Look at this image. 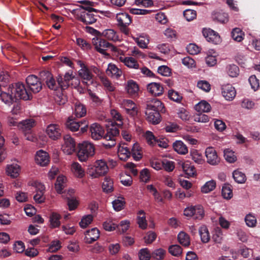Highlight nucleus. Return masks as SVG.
I'll use <instances>...</instances> for the list:
<instances>
[{
  "label": "nucleus",
  "mask_w": 260,
  "mask_h": 260,
  "mask_svg": "<svg viewBox=\"0 0 260 260\" xmlns=\"http://www.w3.org/2000/svg\"><path fill=\"white\" fill-rule=\"evenodd\" d=\"M90 137L94 140H99L103 138L104 139L110 141L104 144L107 148H111L116 144L115 138L119 135V130L114 125L111 127H109L107 129V133L104 135L105 131L103 127L99 123H93L91 124L89 127Z\"/></svg>",
  "instance_id": "1"
},
{
  "label": "nucleus",
  "mask_w": 260,
  "mask_h": 260,
  "mask_svg": "<svg viewBox=\"0 0 260 260\" xmlns=\"http://www.w3.org/2000/svg\"><path fill=\"white\" fill-rule=\"evenodd\" d=\"M159 112H165L164 106L160 101L153 99L147 102L145 111L146 119L153 124H156L160 121Z\"/></svg>",
  "instance_id": "2"
},
{
  "label": "nucleus",
  "mask_w": 260,
  "mask_h": 260,
  "mask_svg": "<svg viewBox=\"0 0 260 260\" xmlns=\"http://www.w3.org/2000/svg\"><path fill=\"white\" fill-rule=\"evenodd\" d=\"M73 14L79 20L86 25L92 24L97 20V16L90 13L83 6H80L79 8L73 10Z\"/></svg>",
  "instance_id": "3"
},
{
  "label": "nucleus",
  "mask_w": 260,
  "mask_h": 260,
  "mask_svg": "<svg viewBox=\"0 0 260 260\" xmlns=\"http://www.w3.org/2000/svg\"><path fill=\"white\" fill-rule=\"evenodd\" d=\"M108 170V167L105 161L98 160L93 166L88 167L87 173L92 178H96L106 174Z\"/></svg>",
  "instance_id": "4"
},
{
  "label": "nucleus",
  "mask_w": 260,
  "mask_h": 260,
  "mask_svg": "<svg viewBox=\"0 0 260 260\" xmlns=\"http://www.w3.org/2000/svg\"><path fill=\"white\" fill-rule=\"evenodd\" d=\"M94 147L92 144L88 142H84L79 146L78 157L81 161H85L89 157L94 154Z\"/></svg>",
  "instance_id": "5"
},
{
  "label": "nucleus",
  "mask_w": 260,
  "mask_h": 260,
  "mask_svg": "<svg viewBox=\"0 0 260 260\" xmlns=\"http://www.w3.org/2000/svg\"><path fill=\"white\" fill-rule=\"evenodd\" d=\"M11 92L14 94L15 100L18 99L28 100L31 96L26 90L24 85L19 82L16 83L14 87H11Z\"/></svg>",
  "instance_id": "6"
},
{
  "label": "nucleus",
  "mask_w": 260,
  "mask_h": 260,
  "mask_svg": "<svg viewBox=\"0 0 260 260\" xmlns=\"http://www.w3.org/2000/svg\"><path fill=\"white\" fill-rule=\"evenodd\" d=\"M116 19L120 30L125 34H128L129 32L128 26L132 22L130 16L126 13H119L117 14Z\"/></svg>",
  "instance_id": "7"
},
{
  "label": "nucleus",
  "mask_w": 260,
  "mask_h": 260,
  "mask_svg": "<svg viewBox=\"0 0 260 260\" xmlns=\"http://www.w3.org/2000/svg\"><path fill=\"white\" fill-rule=\"evenodd\" d=\"M92 42L97 51L104 54H105L106 50L107 48L110 49L112 51H115L116 50L115 47L103 39L93 38Z\"/></svg>",
  "instance_id": "8"
},
{
  "label": "nucleus",
  "mask_w": 260,
  "mask_h": 260,
  "mask_svg": "<svg viewBox=\"0 0 260 260\" xmlns=\"http://www.w3.org/2000/svg\"><path fill=\"white\" fill-rule=\"evenodd\" d=\"M46 132L51 139L56 140L61 137L62 131L59 124L51 123L47 126Z\"/></svg>",
  "instance_id": "9"
},
{
  "label": "nucleus",
  "mask_w": 260,
  "mask_h": 260,
  "mask_svg": "<svg viewBox=\"0 0 260 260\" xmlns=\"http://www.w3.org/2000/svg\"><path fill=\"white\" fill-rule=\"evenodd\" d=\"M64 142L61 149L64 153L70 155L75 151L76 145L74 139L69 135L63 137Z\"/></svg>",
  "instance_id": "10"
},
{
  "label": "nucleus",
  "mask_w": 260,
  "mask_h": 260,
  "mask_svg": "<svg viewBox=\"0 0 260 260\" xmlns=\"http://www.w3.org/2000/svg\"><path fill=\"white\" fill-rule=\"evenodd\" d=\"M26 82L30 90L34 93H38L42 89L41 82L34 75L28 76L26 79Z\"/></svg>",
  "instance_id": "11"
},
{
  "label": "nucleus",
  "mask_w": 260,
  "mask_h": 260,
  "mask_svg": "<svg viewBox=\"0 0 260 260\" xmlns=\"http://www.w3.org/2000/svg\"><path fill=\"white\" fill-rule=\"evenodd\" d=\"M81 69L78 71L79 77L82 79L83 82L86 84L87 82H92L93 75L85 64L81 61H79Z\"/></svg>",
  "instance_id": "12"
},
{
  "label": "nucleus",
  "mask_w": 260,
  "mask_h": 260,
  "mask_svg": "<svg viewBox=\"0 0 260 260\" xmlns=\"http://www.w3.org/2000/svg\"><path fill=\"white\" fill-rule=\"evenodd\" d=\"M205 155L207 162L211 165H216L220 161L217 152L213 147L207 148L205 151Z\"/></svg>",
  "instance_id": "13"
},
{
  "label": "nucleus",
  "mask_w": 260,
  "mask_h": 260,
  "mask_svg": "<svg viewBox=\"0 0 260 260\" xmlns=\"http://www.w3.org/2000/svg\"><path fill=\"white\" fill-rule=\"evenodd\" d=\"M221 93L225 99L230 101H232L236 95L235 88L231 84H229L222 85Z\"/></svg>",
  "instance_id": "14"
},
{
  "label": "nucleus",
  "mask_w": 260,
  "mask_h": 260,
  "mask_svg": "<svg viewBox=\"0 0 260 260\" xmlns=\"http://www.w3.org/2000/svg\"><path fill=\"white\" fill-rule=\"evenodd\" d=\"M74 78L72 71L67 72L63 77L59 76L57 77V81L58 85L62 89L67 88L70 85V81Z\"/></svg>",
  "instance_id": "15"
},
{
  "label": "nucleus",
  "mask_w": 260,
  "mask_h": 260,
  "mask_svg": "<svg viewBox=\"0 0 260 260\" xmlns=\"http://www.w3.org/2000/svg\"><path fill=\"white\" fill-rule=\"evenodd\" d=\"M83 127H81V131L84 132L86 131V127L87 126V124L86 123L85 121L84 122L82 121H77L69 119L67 121L66 126L71 131L76 132L78 131L79 127L81 126V124H83Z\"/></svg>",
  "instance_id": "16"
},
{
  "label": "nucleus",
  "mask_w": 260,
  "mask_h": 260,
  "mask_svg": "<svg viewBox=\"0 0 260 260\" xmlns=\"http://www.w3.org/2000/svg\"><path fill=\"white\" fill-rule=\"evenodd\" d=\"M203 34L207 41L214 44H217L220 41L219 36L214 31L210 29H204Z\"/></svg>",
  "instance_id": "17"
},
{
  "label": "nucleus",
  "mask_w": 260,
  "mask_h": 260,
  "mask_svg": "<svg viewBox=\"0 0 260 260\" xmlns=\"http://www.w3.org/2000/svg\"><path fill=\"white\" fill-rule=\"evenodd\" d=\"M36 162L41 166H46L49 161V158L48 153L42 150L38 151L35 156Z\"/></svg>",
  "instance_id": "18"
},
{
  "label": "nucleus",
  "mask_w": 260,
  "mask_h": 260,
  "mask_svg": "<svg viewBox=\"0 0 260 260\" xmlns=\"http://www.w3.org/2000/svg\"><path fill=\"white\" fill-rule=\"evenodd\" d=\"M148 91L154 96L161 95L164 91L162 86L158 83L152 82L147 85Z\"/></svg>",
  "instance_id": "19"
},
{
  "label": "nucleus",
  "mask_w": 260,
  "mask_h": 260,
  "mask_svg": "<svg viewBox=\"0 0 260 260\" xmlns=\"http://www.w3.org/2000/svg\"><path fill=\"white\" fill-rule=\"evenodd\" d=\"M100 237V231L97 228H92L87 231L85 233V241L87 243H91L96 241Z\"/></svg>",
  "instance_id": "20"
},
{
  "label": "nucleus",
  "mask_w": 260,
  "mask_h": 260,
  "mask_svg": "<svg viewBox=\"0 0 260 260\" xmlns=\"http://www.w3.org/2000/svg\"><path fill=\"white\" fill-rule=\"evenodd\" d=\"M7 175L12 178H17L20 172V167L17 164L8 165L6 168Z\"/></svg>",
  "instance_id": "21"
},
{
  "label": "nucleus",
  "mask_w": 260,
  "mask_h": 260,
  "mask_svg": "<svg viewBox=\"0 0 260 260\" xmlns=\"http://www.w3.org/2000/svg\"><path fill=\"white\" fill-rule=\"evenodd\" d=\"M71 170L73 175L79 178L85 176V171L81 165L77 162H74L71 166Z\"/></svg>",
  "instance_id": "22"
},
{
  "label": "nucleus",
  "mask_w": 260,
  "mask_h": 260,
  "mask_svg": "<svg viewBox=\"0 0 260 260\" xmlns=\"http://www.w3.org/2000/svg\"><path fill=\"white\" fill-rule=\"evenodd\" d=\"M125 89L128 94L134 96L137 95L139 90L137 83L132 80L127 81Z\"/></svg>",
  "instance_id": "23"
},
{
  "label": "nucleus",
  "mask_w": 260,
  "mask_h": 260,
  "mask_svg": "<svg viewBox=\"0 0 260 260\" xmlns=\"http://www.w3.org/2000/svg\"><path fill=\"white\" fill-rule=\"evenodd\" d=\"M118 155L121 160H125L131 155L129 149L127 147L126 144H122L119 145L118 148Z\"/></svg>",
  "instance_id": "24"
},
{
  "label": "nucleus",
  "mask_w": 260,
  "mask_h": 260,
  "mask_svg": "<svg viewBox=\"0 0 260 260\" xmlns=\"http://www.w3.org/2000/svg\"><path fill=\"white\" fill-rule=\"evenodd\" d=\"M35 125V121L32 119H28L19 122L18 127L25 133L29 134L30 129Z\"/></svg>",
  "instance_id": "25"
},
{
  "label": "nucleus",
  "mask_w": 260,
  "mask_h": 260,
  "mask_svg": "<svg viewBox=\"0 0 260 260\" xmlns=\"http://www.w3.org/2000/svg\"><path fill=\"white\" fill-rule=\"evenodd\" d=\"M120 60L129 68L138 69L139 64L137 60L132 57H120Z\"/></svg>",
  "instance_id": "26"
},
{
  "label": "nucleus",
  "mask_w": 260,
  "mask_h": 260,
  "mask_svg": "<svg viewBox=\"0 0 260 260\" xmlns=\"http://www.w3.org/2000/svg\"><path fill=\"white\" fill-rule=\"evenodd\" d=\"M106 74L111 77L118 78L122 74V72L115 64L109 63L106 70Z\"/></svg>",
  "instance_id": "27"
},
{
  "label": "nucleus",
  "mask_w": 260,
  "mask_h": 260,
  "mask_svg": "<svg viewBox=\"0 0 260 260\" xmlns=\"http://www.w3.org/2000/svg\"><path fill=\"white\" fill-rule=\"evenodd\" d=\"M11 87L8 89V92L2 91L0 98L2 102L8 105H11L15 100L14 94L11 92Z\"/></svg>",
  "instance_id": "28"
},
{
  "label": "nucleus",
  "mask_w": 260,
  "mask_h": 260,
  "mask_svg": "<svg viewBox=\"0 0 260 260\" xmlns=\"http://www.w3.org/2000/svg\"><path fill=\"white\" fill-rule=\"evenodd\" d=\"M181 166L183 172L187 177H192L195 174L196 169L189 161L183 162Z\"/></svg>",
  "instance_id": "29"
},
{
  "label": "nucleus",
  "mask_w": 260,
  "mask_h": 260,
  "mask_svg": "<svg viewBox=\"0 0 260 260\" xmlns=\"http://www.w3.org/2000/svg\"><path fill=\"white\" fill-rule=\"evenodd\" d=\"M74 114L77 117H82L86 114L85 107L80 102L77 101L74 104Z\"/></svg>",
  "instance_id": "30"
},
{
  "label": "nucleus",
  "mask_w": 260,
  "mask_h": 260,
  "mask_svg": "<svg viewBox=\"0 0 260 260\" xmlns=\"http://www.w3.org/2000/svg\"><path fill=\"white\" fill-rule=\"evenodd\" d=\"M123 104L127 113L135 116L137 114V110L135 106V104L131 100H127L123 102Z\"/></svg>",
  "instance_id": "31"
},
{
  "label": "nucleus",
  "mask_w": 260,
  "mask_h": 260,
  "mask_svg": "<svg viewBox=\"0 0 260 260\" xmlns=\"http://www.w3.org/2000/svg\"><path fill=\"white\" fill-rule=\"evenodd\" d=\"M174 150L180 154H185L188 152V148L181 141H176L173 143Z\"/></svg>",
  "instance_id": "32"
},
{
  "label": "nucleus",
  "mask_w": 260,
  "mask_h": 260,
  "mask_svg": "<svg viewBox=\"0 0 260 260\" xmlns=\"http://www.w3.org/2000/svg\"><path fill=\"white\" fill-rule=\"evenodd\" d=\"M67 178L63 175L59 176L55 184V188L58 193H62V190L66 186Z\"/></svg>",
  "instance_id": "33"
},
{
  "label": "nucleus",
  "mask_w": 260,
  "mask_h": 260,
  "mask_svg": "<svg viewBox=\"0 0 260 260\" xmlns=\"http://www.w3.org/2000/svg\"><path fill=\"white\" fill-rule=\"evenodd\" d=\"M199 232L202 242L204 243H208L210 239V236L207 227L205 225H202L200 228Z\"/></svg>",
  "instance_id": "34"
},
{
  "label": "nucleus",
  "mask_w": 260,
  "mask_h": 260,
  "mask_svg": "<svg viewBox=\"0 0 260 260\" xmlns=\"http://www.w3.org/2000/svg\"><path fill=\"white\" fill-rule=\"evenodd\" d=\"M74 192V189H70L68 191L69 196L67 197L68 199V205L70 210H74L78 205V201L76 198L72 196Z\"/></svg>",
  "instance_id": "35"
},
{
  "label": "nucleus",
  "mask_w": 260,
  "mask_h": 260,
  "mask_svg": "<svg viewBox=\"0 0 260 260\" xmlns=\"http://www.w3.org/2000/svg\"><path fill=\"white\" fill-rule=\"evenodd\" d=\"M41 76H46L44 80L46 81V83L48 87L51 89H55V81L53 78L52 74L48 71H43L41 73Z\"/></svg>",
  "instance_id": "36"
},
{
  "label": "nucleus",
  "mask_w": 260,
  "mask_h": 260,
  "mask_svg": "<svg viewBox=\"0 0 260 260\" xmlns=\"http://www.w3.org/2000/svg\"><path fill=\"white\" fill-rule=\"evenodd\" d=\"M137 223L139 228L142 229H146L147 227V223L146 220L145 214L143 210H140L138 213Z\"/></svg>",
  "instance_id": "37"
},
{
  "label": "nucleus",
  "mask_w": 260,
  "mask_h": 260,
  "mask_svg": "<svg viewBox=\"0 0 260 260\" xmlns=\"http://www.w3.org/2000/svg\"><path fill=\"white\" fill-rule=\"evenodd\" d=\"M210 105L205 101L199 102L195 106V109L199 112H208L211 110Z\"/></svg>",
  "instance_id": "38"
},
{
  "label": "nucleus",
  "mask_w": 260,
  "mask_h": 260,
  "mask_svg": "<svg viewBox=\"0 0 260 260\" xmlns=\"http://www.w3.org/2000/svg\"><path fill=\"white\" fill-rule=\"evenodd\" d=\"M103 35L108 40L116 42L119 40L116 32L112 29H107L103 32Z\"/></svg>",
  "instance_id": "39"
},
{
  "label": "nucleus",
  "mask_w": 260,
  "mask_h": 260,
  "mask_svg": "<svg viewBox=\"0 0 260 260\" xmlns=\"http://www.w3.org/2000/svg\"><path fill=\"white\" fill-rule=\"evenodd\" d=\"M60 215L57 213L53 212L50 216L49 221L51 226L52 228H56L60 225Z\"/></svg>",
  "instance_id": "40"
},
{
  "label": "nucleus",
  "mask_w": 260,
  "mask_h": 260,
  "mask_svg": "<svg viewBox=\"0 0 260 260\" xmlns=\"http://www.w3.org/2000/svg\"><path fill=\"white\" fill-rule=\"evenodd\" d=\"M178 240L180 244L186 247L190 244V238L188 234L184 232H180L178 235Z\"/></svg>",
  "instance_id": "41"
},
{
  "label": "nucleus",
  "mask_w": 260,
  "mask_h": 260,
  "mask_svg": "<svg viewBox=\"0 0 260 260\" xmlns=\"http://www.w3.org/2000/svg\"><path fill=\"white\" fill-rule=\"evenodd\" d=\"M134 40L141 48H147L149 43V37L147 36H141L139 38H134Z\"/></svg>",
  "instance_id": "42"
},
{
  "label": "nucleus",
  "mask_w": 260,
  "mask_h": 260,
  "mask_svg": "<svg viewBox=\"0 0 260 260\" xmlns=\"http://www.w3.org/2000/svg\"><path fill=\"white\" fill-rule=\"evenodd\" d=\"M233 177L234 180L238 183H243L246 180L245 174L238 170L233 172Z\"/></svg>",
  "instance_id": "43"
},
{
  "label": "nucleus",
  "mask_w": 260,
  "mask_h": 260,
  "mask_svg": "<svg viewBox=\"0 0 260 260\" xmlns=\"http://www.w3.org/2000/svg\"><path fill=\"white\" fill-rule=\"evenodd\" d=\"M113 181L110 178L106 177L102 185L103 191L106 193L112 192L113 190Z\"/></svg>",
  "instance_id": "44"
},
{
  "label": "nucleus",
  "mask_w": 260,
  "mask_h": 260,
  "mask_svg": "<svg viewBox=\"0 0 260 260\" xmlns=\"http://www.w3.org/2000/svg\"><path fill=\"white\" fill-rule=\"evenodd\" d=\"M190 155L191 156V158L195 162L198 164H202L203 163L204 160L203 159V155L199 151L195 149L191 150L190 151Z\"/></svg>",
  "instance_id": "45"
},
{
  "label": "nucleus",
  "mask_w": 260,
  "mask_h": 260,
  "mask_svg": "<svg viewBox=\"0 0 260 260\" xmlns=\"http://www.w3.org/2000/svg\"><path fill=\"white\" fill-rule=\"evenodd\" d=\"M204 216V211L203 207L201 205L194 206L193 217L194 219H202Z\"/></svg>",
  "instance_id": "46"
},
{
  "label": "nucleus",
  "mask_w": 260,
  "mask_h": 260,
  "mask_svg": "<svg viewBox=\"0 0 260 260\" xmlns=\"http://www.w3.org/2000/svg\"><path fill=\"white\" fill-rule=\"evenodd\" d=\"M131 154H132L134 159L136 160H139L142 157L141 150L138 144L135 143L133 144Z\"/></svg>",
  "instance_id": "47"
},
{
  "label": "nucleus",
  "mask_w": 260,
  "mask_h": 260,
  "mask_svg": "<svg viewBox=\"0 0 260 260\" xmlns=\"http://www.w3.org/2000/svg\"><path fill=\"white\" fill-rule=\"evenodd\" d=\"M214 18L220 23H224L228 21V14L223 12H218L214 14Z\"/></svg>",
  "instance_id": "48"
},
{
  "label": "nucleus",
  "mask_w": 260,
  "mask_h": 260,
  "mask_svg": "<svg viewBox=\"0 0 260 260\" xmlns=\"http://www.w3.org/2000/svg\"><path fill=\"white\" fill-rule=\"evenodd\" d=\"M228 74L231 77H236L239 75V70L235 64H230L226 67Z\"/></svg>",
  "instance_id": "49"
},
{
  "label": "nucleus",
  "mask_w": 260,
  "mask_h": 260,
  "mask_svg": "<svg viewBox=\"0 0 260 260\" xmlns=\"http://www.w3.org/2000/svg\"><path fill=\"white\" fill-rule=\"evenodd\" d=\"M233 39L237 42H241L243 39V33L239 28H235L232 31Z\"/></svg>",
  "instance_id": "50"
},
{
  "label": "nucleus",
  "mask_w": 260,
  "mask_h": 260,
  "mask_svg": "<svg viewBox=\"0 0 260 260\" xmlns=\"http://www.w3.org/2000/svg\"><path fill=\"white\" fill-rule=\"evenodd\" d=\"M216 186V182L214 180L207 182L202 187L201 190L203 193H208L212 191Z\"/></svg>",
  "instance_id": "51"
},
{
  "label": "nucleus",
  "mask_w": 260,
  "mask_h": 260,
  "mask_svg": "<svg viewBox=\"0 0 260 260\" xmlns=\"http://www.w3.org/2000/svg\"><path fill=\"white\" fill-rule=\"evenodd\" d=\"M212 240L217 244H221L223 241V233L221 229H216L212 235Z\"/></svg>",
  "instance_id": "52"
},
{
  "label": "nucleus",
  "mask_w": 260,
  "mask_h": 260,
  "mask_svg": "<svg viewBox=\"0 0 260 260\" xmlns=\"http://www.w3.org/2000/svg\"><path fill=\"white\" fill-rule=\"evenodd\" d=\"M224 156L225 160L230 163L235 162L237 159L234 152L229 149L224 150Z\"/></svg>",
  "instance_id": "53"
},
{
  "label": "nucleus",
  "mask_w": 260,
  "mask_h": 260,
  "mask_svg": "<svg viewBox=\"0 0 260 260\" xmlns=\"http://www.w3.org/2000/svg\"><path fill=\"white\" fill-rule=\"evenodd\" d=\"M222 195L224 199H230L233 197V191L229 184H225L222 188Z\"/></svg>",
  "instance_id": "54"
},
{
  "label": "nucleus",
  "mask_w": 260,
  "mask_h": 260,
  "mask_svg": "<svg viewBox=\"0 0 260 260\" xmlns=\"http://www.w3.org/2000/svg\"><path fill=\"white\" fill-rule=\"evenodd\" d=\"M112 204L114 210L119 211L123 208L125 202L123 198H118L113 201Z\"/></svg>",
  "instance_id": "55"
},
{
  "label": "nucleus",
  "mask_w": 260,
  "mask_h": 260,
  "mask_svg": "<svg viewBox=\"0 0 260 260\" xmlns=\"http://www.w3.org/2000/svg\"><path fill=\"white\" fill-rule=\"evenodd\" d=\"M111 116L114 119L115 121H117L116 124L118 126H121L122 125V118L121 114L115 109H112L110 112Z\"/></svg>",
  "instance_id": "56"
},
{
  "label": "nucleus",
  "mask_w": 260,
  "mask_h": 260,
  "mask_svg": "<svg viewBox=\"0 0 260 260\" xmlns=\"http://www.w3.org/2000/svg\"><path fill=\"white\" fill-rule=\"evenodd\" d=\"M5 139L0 136V162L3 161L7 157V152L4 147Z\"/></svg>",
  "instance_id": "57"
},
{
  "label": "nucleus",
  "mask_w": 260,
  "mask_h": 260,
  "mask_svg": "<svg viewBox=\"0 0 260 260\" xmlns=\"http://www.w3.org/2000/svg\"><path fill=\"white\" fill-rule=\"evenodd\" d=\"M246 225L249 227H254L256 224V217L252 214H249L245 217Z\"/></svg>",
  "instance_id": "58"
},
{
  "label": "nucleus",
  "mask_w": 260,
  "mask_h": 260,
  "mask_svg": "<svg viewBox=\"0 0 260 260\" xmlns=\"http://www.w3.org/2000/svg\"><path fill=\"white\" fill-rule=\"evenodd\" d=\"M93 220V216L91 215H86L81 219V221L79 223L80 226L82 228H86L89 224H90Z\"/></svg>",
  "instance_id": "59"
},
{
  "label": "nucleus",
  "mask_w": 260,
  "mask_h": 260,
  "mask_svg": "<svg viewBox=\"0 0 260 260\" xmlns=\"http://www.w3.org/2000/svg\"><path fill=\"white\" fill-rule=\"evenodd\" d=\"M165 254V251L161 249H157L153 251L151 253V257L156 260H161L164 258Z\"/></svg>",
  "instance_id": "60"
},
{
  "label": "nucleus",
  "mask_w": 260,
  "mask_h": 260,
  "mask_svg": "<svg viewBox=\"0 0 260 260\" xmlns=\"http://www.w3.org/2000/svg\"><path fill=\"white\" fill-rule=\"evenodd\" d=\"M169 251L172 255L177 256L181 254L182 249L180 246L174 245L170 246Z\"/></svg>",
  "instance_id": "61"
},
{
  "label": "nucleus",
  "mask_w": 260,
  "mask_h": 260,
  "mask_svg": "<svg viewBox=\"0 0 260 260\" xmlns=\"http://www.w3.org/2000/svg\"><path fill=\"white\" fill-rule=\"evenodd\" d=\"M145 137L147 143L152 146H154L156 143V138L155 137L153 133L150 131H147L145 134Z\"/></svg>",
  "instance_id": "62"
},
{
  "label": "nucleus",
  "mask_w": 260,
  "mask_h": 260,
  "mask_svg": "<svg viewBox=\"0 0 260 260\" xmlns=\"http://www.w3.org/2000/svg\"><path fill=\"white\" fill-rule=\"evenodd\" d=\"M140 260H149L151 257V254L147 248L142 249L139 253Z\"/></svg>",
  "instance_id": "63"
},
{
  "label": "nucleus",
  "mask_w": 260,
  "mask_h": 260,
  "mask_svg": "<svg viewBox=\"0 0 260 260\" xmlns=\"http://www.w3.org/2000/svg\"><path fill=\"white\" fill-rule=\"evenodd\" d=\"M183 15L188 21L192 20L196 17V11L193 10L187 9L184 11Z\"/></svg>",
  "instance_id": "64"
}]
</instances>
